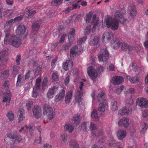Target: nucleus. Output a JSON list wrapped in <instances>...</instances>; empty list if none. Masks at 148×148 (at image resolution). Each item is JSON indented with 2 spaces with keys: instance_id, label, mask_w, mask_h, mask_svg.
<instances>
[{
  "instance_id": "nucleus-41",
  "label": "nucleus",
  "mask_w": 148,
  "mask_h": 148,
  "mask_svg": "<svg viewBox=\"0 0 148 148\" xmlns=\"http://www.w3.org/2000/svg\"><path fill=\"white\" fill-rule=\"evenodd\" d=\"M24 79L23 78V77L21 74L19 75L18 76L17 80L16 83V86H19L22 83Z\"/></svg>"
},
{
  "instance_id": "nucleus-19",
  "label": "nucleus",
  "mask_w": 148,
  "mask_h": 148,
  "mask_svg": "<svg viewBox=\"0 0 148 148\" xmlns=\"http://www.w3.org/2000/svg\"><path fill=\"white\" fill-rule=\"evenodd\" d=\"M127 135L126 131L124 130H119L117 133V136L120 140H122L125 138Z\"/></svg>"
},
{
  "instance_id": "nucleus-47",
  "label": "nucleus",
  "mask_w": 148,
  "mask_h": 148,
  "mask_svg": "<svg viewBox=\"0 0 148 148\" xmlns=\"http://www.w3.org/2000/svg\"><path fill=\"white\" fill-rule=\"evenodd\" d=\"M63 0H53L50 3L51 5L56 6L57 5L61 4Z\"/></svg>"
},
{
  "instance_id": "nucleus-56",
  "label": "nucleus",
  "mask_w": 148,
  "mask_h": 148,
  "mask_svg": "<svg viewBox=\"0 0 148 148\" xmlns=\"http://www.w3.org/2000/svg\"><path fill=\"white\" fill-rule=\"evenodd\" d=\"M31 71L30 70H28L27 72L26 73L25 76V79L26 81H28L31 75Z\"/></svg>"
},
{
  "instance_id": "nucleus-13",
  "label": "nucleus",
  "mask_w": 148,
  "mask_h": 148,
  "mask_svg": "<svg viewBox=\"0 0 148 148\" xmlns=\"http://www.w3.org/2000/svg\"><path fill=\"white\" fill-rule=\"evenodd\" d=\"M129 119L127 117L121 118L119 121L118 125L119 126L127 127L129 124Z\"/></svg>"
},
{
  "instance_id": "nucleus-50",
  "label": "nucleus",
  "mask_w": 148,
  "mask_h": 148,
  "mask_svg": "<svg viewBox=\"0 0 148 148\" xmlns=\"http://www.w3.org/2000/svg\"><path fill=\"white\" fill-rule=\"evenodd\" d=\"M92 13L91 12H90L89 13L86 15L85 18V21L87 23H89L91 20Z\"/></svg>"
},
{
  "instance_id": "nucleus-62",
  "label": "nucleus",
  "mask_w": 148,
  "mask_h": 148,
  "mask_svg": "<svg viewBox=\"0 0 148 148\" xmlns=\"http://www.w3.org/2000/svg\"><path fill=\"white\" fill-rule=\"evenodd\" d=\"M142 115L143 117L148 118V109L143 111Z\"/></svg>"
},
{
  "instance_id": "nucleus-33",
  "label": "nucleus",
  "mask_w": 148,
  "mask_h": 148,
  "mask_svg": "<svg viewBox=\"0 0 148 148\" xmlns=\"http://www.w3.org/2000/svg\"><path fill=\"white\" fill-rule=\"evenodd\" d=\"M40 91V88H39L36 87H34L32 93V96L34 98H36Z\"/></svg>"
},
{
  "instance_id": "nucleus-24",
  "label": "nucleus",
  "mask_w": 148,
  "mask_h": 148,
  "mask_svg": "<svg viewBox=\"0 0 148 148\" xmlns=\"http://www.w3.org/2000/svg\"><path fill=\"white\" fill-rule=\"evenodd\" d=\"M121 48L122 50L125 51H128L129 52L131 51L132 49V47L130 46L128 44L125 42L121 43Z\"/></svg>"
},
{
  "instance_id": "nucleus-12",
  "label": "nucleus",
  "mask_w": 148,
  "mask_h": 148,
  "mask_svg": "<svg viewBox=\"0 0 148 148\" xmlns=\"http://www.w3.org/2000/svg\"><path fill=\"white\" fill-rule=\"evenodd\" d=\"M58 90V87L56 86H53L49 88L47 93V96L48 98H52L54 94Z\"/></svg>"
},
{
  "instance_id": "nucleus-57",
  "label": "nucleus",
  "mask_w": 148,
  "mask_h": 148,
  "mask_svg": "<svg viewBox=\"0 0 148 148\" xmlns=\"http://www.w3.org/2000/svg\"><path fill=\"white\" fill-rule=\"evenodd\" d=\"M25 127H26V128L27 129V130H29V131L31 132L30 134H32V133L33 131V126L32 125H25Z\"/></svg>"
},
{
  "instance_id": "nucleus-21",
  "label": "nucleus",
  "mask_w": 148,
  "mask_h": 148,
  "mask_svg": "<svg viewBox=\"0 0 148 148\" xmlns=\"http://www.w3.org/2000/svg\"><path fill=\"white\" fill-rule=\"evenodd\" d=\"M128 12L130 15L133 17L136 16L137 14L136 9L134 6H129Z\"/></svg>"
},
{
  "instance_id": "nucleus-49",
  "label": "nucleus",
  "mask_w": 148,
  "mask_h": 148,
  "mask_svg": "<svg viewBox=\"0 0 148 148\" xmlns=\"http://www.w3.org/2000/svg\"><path fill=\"white\" fill-rule=\"evenodd\" d=\"M112 142L109 143V146L110 147L116 146L118 144V143H116L115 140L114 139L112 136L110 138Z\"/></svg>"
},
{
  "instance_id": "nucleus-29",
  "label": "nucleus",
  "mask_w": 148,
  "mask_h": 148,
  "mask_svg": "<svg viewBox=\"0 0 148 148\" xmlns=\"http://www.w3.org/2000/svg\"><path fill=\"white\" fill-rule=\"evenodd\" d=\"M99 38L96 36H95L91 40L90 44L91 46L97 45L99 43Z\"/></svg>"
},
{
  "instance_id": "nucleus-14",
  "label": "nucleus",
  "mask_w": 148,
  "mask_h": 148,
  "mask_svg": "<svg viewBox=\"0 0 148 148\" xmlns=\"http://www.w3.org/2000/svg\"><path fill=\"white\" fill-rule=\"evenodd\" d=\"M42 21L40 20L34 23L32 25V30L33 34H36L38 31L40 26L41 25Z\"/></svg>"
},
{
  "instance_id": "nucleus-10",
  "label": "nucleus",
  "mask_w": 148,
  "mask_h": 148,
  "mask_svg": "<svg viewBox=\"0 0 148 148\" xmlns=\"http://www.w3.org/2000/svg\"><path fill=\"white\" fill-rule=\"evenodd\" d=\"M87 73L92 80L94 79L98 75L96 71L93 69L92 66H90L88 68Z\"/></svg>"
},
{
  "instance_id": "nucleus-54",
  "label": "nucleus",
  "mask_w": 148,
  "mask_h": 148,
  "mask_svg": "<svg viewBox=\"0 0 148 148\" xmlns=\"http://www.w3.org/2000/svg\"><path fill=\"white\" fill-rule=\"evenodd\" d=\"M48 82L47 78L45 77L43 79V81L42 84V89H45L47 86V83Z\"/></svg>"
},
{
  "instance_id": "nucleus-39",
  "label": "nucleus",
  "mask_w": 148,
  "mask_h": 148,
  "mask_svg": "<svg viewBox=\"0 0 148 148\" xmlns=\"http://www.w3.org/2000/svg\"><path fill=\"white\" fill-rule=\"evenodd\" d=\"M9 70L8 69L2 72L0 77L1 79L6 78L9 76Z\"/></svg>"
},
{
  "instance_id": "nucleus-34",
  "label": "nucleus",
  "mask_w": 148,
  "mask_h": 148,
  "mask_svg": "<svg viewBox=\"0 0 148 148\" xmlns=\"http://www.w3.org/2000/svg\"><path fill=\"white\" fill-rule=\"evenodd\" d=\"M19 65L17 64V65H14L13 67L12 74L15 77L18 74L19 70L21 69Z\"/></svg>"
},
{
  "instance_id": "nucleus-31",
  "label": "nucleus",
  "mask_w": 148,
  "mask_h": 148,
  "mask_svg": "<svg viewBox=\"0 0 148 148\" xmlns=\"http://www.w3.org/2000/svg\"><path fill=\"white\" fill-rule=\"evenodd\" d=\"M72 95V92L71 91H69L66 93L65 97V101L66 103H70Z\"/></svg>"
},
{
  "instance_id": "nucleus-35",
  "label": "nucleus",
  "mask_w": 148,
  "mask_h": 148,
  "mask_svg": "<svg viewBox=\"0 0 148 148\" xmlns=\"http://www.w3.org/2000/svg\"><path fill=\"white\" fill-rule=\"evenodd\" d=\"M19 113L20 114L18 118V121L19 122H21L24 119L25 116V111L23 109H22L19 110Z\"/></svg>"
},
{
  "instance_id": "nucleus-52",
  "label": "nucleus",
  "mask_w": 148,
  "mask_h": 148,
  "mask_svg": "<svg viewBox=\"0 0 148 148\" xmlns=\"http://www.w3.org/2000/svg\"><path fill=\"white\" fill-rule=\"evenodd\" d=\"M114 46L113 48L114 49L117 48L120 46H121V44L118 40H116L115 41L114 40Z\"/></svg>"
},
{
  "instance_id": "nucleus-37",
  "label": "nucleus",
  "mask_w": 148,
  "mask_h": 148,
  "mask_svg": "<svg viewBox=\"0 0 148 148\" xmlns=\"http://www.w3.org/2000/svg\"><path fill=\"white\" fill-rule=\"evenodd\" d=\"M11 99V94L10 91H7L5 93V97L3 99V102H6L10 100Z\"/></svg>"
},
{
  "instance_id": "nucleus-11",
  "label": "nucleus",
  "mask_w": 148,
  "mask_h": 148,
  "mask_svg": "<svg viewBox=\"0 0 148 148\" xmlns=\"http://www.w3.org/2000/svg\"><path fill=\"white\" fill-rule=\"evenodd\" d=\"M14 136L11 134H7L5 136V142L8 145L13 144L14 143Z\"/></svg>"
},
{
  "instance_id": "nucleus-23",
  "label": "nucleus",
  "mask_w": 148,
  "mask_h": 148,
  "mask_svg": "<svg viewBox=\"0 0 148 148\" xmlns=\"http://www.w3.org/2000/svg\"><path fill=\"white\" fill-rule=\"evenodd\" d=\"M127 79L129 80L131 83H137L139 80V77L137 76H135L132 78L128 75L126 76Z\"/></svg>"
},
{
  "instance_id": "nucleus-7",
  "label": "nucleus",
  "mask_w": 148,
  "mask_h": 148,
  "mask_svg": "<svg viewBox=\"0 0 148 148\" xmlns=\"http://www.w3.org/2000/svg\"><path fill=\"white\" fill-rule=\"evenodd\" d=\"M101 51L98 56L99 60L100 61L106 62L109 58L108 52L106 49H102Z\"/></svg>"
},
{
  "instance_id": "nucleus-16",
  "label": "nucleus",
  "mask_w": 148,
  "mask_h": 148,
  "mask_svg": "<svg viewBox=\"0 0 148 148\" xmlns=\"http://www.w3.org/2000/svg\"><path fill=\"white\" fill-rule=\"evenodd\" d=\"M65 92V90L64 88L60 90L59 93L55 97V102H58L62 100L64 97Z\"/></svg>"
},
{
  "instance_id": "nucleus-4",
  "label": "nucleus",
  "mask_w": 148,
  "mask_h": 148,
  "mask_svg": "<svg viewBox=\"0 0 148 148\" xmlns=\"http://www.w3.org/2000/svg\"><path fill=\"white\" fill-rule=\"evenodd\" d=\"M90 128L92 131L91 135L93 137H95L103 135L104 132L102 129H97L96 125L92 122H90Z\"/></svg>"
},
{
  "instance_id": "nucleus-1",
  "label": "nucleus",
  "mask_w": 148,
  "mask_h": 148,
  "mask_svg": "<svg viewBox=\"0 0 148 148\" xmlns=\"http://www.w3.org/2000/svg\"><path fill=\"white\" fill-rule=\"evenodd\" d=\"M127 21L123 18V14L119 10L116 11L114 14V19L108 16L106 18L104 21L108 28H111L113 30L117 29L119 27V23L118 21L121 24H123Z\"/></svg>"
},
{
  "instance_id": "nucleus-22",
  "label": "nucleus",
  "mask_w": 148,
  "mask_h": 148,
  "mask_svg": "<svg viewBox=\"0 0 148 148\" xmlns=\"http://www.w3.org/2000/svg\"><path fill=\"white\" fill-rule=\"evenodd\" d=\"M113 34L111 31H109L105 32L103 34L102 39L106 38L108 40H109L113 39Z\"/></svg>"
},
{
  "instance_id": "nucleus-42",
  "label": "nucleus",
  "mask_w": 148,
  "mask_h": 148,
  "mask_svg": "<svg viewBox=\"0 0 148 148\" xmlns=\"http://www.w3.org/2000/svg\"><path fill=\"white\" fill-rule=\"evenodd\" d=\"M89 123L88 122H84L81 125L82 129L84 131H87L89 130V129L88 127L89 126Z\"/></svg>"
},
{
  "instance_id": "nucleus-55",
  "label": "nucleus",
  "mask_w": 148,
  "mask_h": 148,
  "mask_svg": "<svg viewBox=\"0 0 148 148\" xmlns=\"http://www.w3.org/2000/svg\"><path fill=\"white\" fill-rule=\"evenodd\" d=\"M41 78L40 77L38 78L36 80V85L34 87H36L38 88H40V83L41 82Z\"/></svg>"
},
{
  "instance_id": "nucleus-8",
  "label": "nucleus",
  "mask_w": 148,
  "mask_h": 148,
  "mask_svg": "<svg viewBox=\"0 0 148 148\" xmlns=\"http://www.w3.org/2000/svg\"><path fill=\"white\" fill-rule=\"evenodd\" d=\"M136 105L142 108H147L148 107V101L143 97L138 98L136 99Z\"/></svg>"
},
{
  "instance_id": "nucleus-5",
  "label": "nucleus",
  "mask_w": 148,
  "mask_h": 148,
  "mask_svg": "<svg viewBox=\"0 0 148 148\" xmlns=\"http://www.w3.org/2000/svg\"><path fill=\"white\" fill-rule=\"evenodd\" d=\"M43 113L46 115L48 119L51 120L53 117V111L52 107L49 105L45 104L43 106Z\"/></svg>"
},
{
  "instance_id": "nucleus-63",
  "label": "nucleus",
  "mask_w": 148,
  "mask_h": 148,
  "mask_svg": "<svg viewBox=\"0 0 148 148\" xmlns=\"http://www.w3.org/2000/svg\"><path fill=\"white\" fill-rule=\"evenodd\" d=\"M62 67L63 69L65 71H67L69 70V68L67 65V63L65 62L63 63Z\"/></svg>"
},
{
  "instance_id": "nucleus-51",
  "label": "nucleus",
  "mask_w": 148,
  "mask_h": 148,
  "mask_svg": "<svg viewBox=\"0 0 148 148\" xmlns=\"http://www.w3.org/2000/svg\"><path fill=\"white\" fill-rule=\"evenodd\" d=\"M69 145L72 148H78L79 147L78 144L75 141H71L69 143Z\"/></svg>"
},
{
  "instance_id": "nucleus-60",
  "label": "nucleus",
  "mask_w": 148,
  "mask_h": 148,
  "mask_svg": "<svg viewBox=\"0 0 148 148\" xmlns=\"http://www.w3.org/2000/svg\"><path fill=\"white\" fill-rule=\"evenodd\" d=\"M90 26H88L87 27L84 29V34L85 35L89 34L90 31Z\"/></svg>"
},
{
  "instance_id": "nucleus-40",
  "label": "nucleus",
  "mask_w": 148,
  "mask_h": 148,
  "mask_svg": "<svg viewBox=\"0 0 148 148\" xmlns=\"http://www.w3.org/2000/svg\"><path fill=\"white\" fill-rule=\"evenodd\" d=\"M26 11L27 12L26 14L29 16V18L33 16L36 13V11L32 9L30 10L28 9L27 8L26 9Z\"/></svg>"
},
{
  "instance_id": "nucleus-17",
  "label": "nucleus",
  "mask_w": 148,
  "mask_h": 148,
  "mask_svg": "<svg viewBox=\"0 0 148 148\" xmlns=\"http://www.w3.org/2000/svg\"><path fill=\"white\" fill-rule=\"evenodd\" d=\"M99 103L98 107V110L100 112H103L108 108V104L107 101L99 102Z\"/></svg>"
},
{
  "instance_id": "nucleus-46",
  "label": "nucleus",
  "mask_w": 148,
  "mask_h": 148,
  "mask_svg": "<svg viewBox=\"0 0 148 148\" xmlns=\"http://www.w3.org/2000/svg\"><path fill=\"white\" fill-rule=\"evenodd\" d=\"M148 126L147 124L144 123L141 126V128L140 130V132L142 134L144 133L145 132Z\"/></svg>"
},
{
  "instance_id": "nucleus-48",
  "label": "nucleus",
  "mask_w": 148,
  "mask_h": 148,
  "mask_svg": "<svg viewBox=\"0 0 148 148\" xmlns=\"http://www.w3.org/2000/svg\"><path fill=\"white\" fill-rule=\"evenodd\" d=\"M62 143V144H66L67 142V135L66 134H64L61 135Z\"/></svg>"
},
{
  "instance_id": "nucleus-25",
  "label": "nucleus",
  "mask_w": 148,
  "mask_h": 148,
  "mask_svg": "<svg viewBox=\"0 0 148 148\" xmlns=\"http://www.w3.org/2000/svg\"><path fill=\"white\" fill-rule=\"evenodd\" d=\"M105 93L103 91L100 92L99 93L97 97V100L98 102L106 101L105 99Z\"/></svg>"
},
{
  "instance_id": "nucleus-3",
  "label": "nucleus",
  "mask_w": 148,
  "mask_h": 148,
  "mask_svg": "<svg viewBox=\"0 0 148 148\" xmlns=\"http://www.w3.org/2000/svg\"><path fill=\"white\" fill-rule=\"evenodd\" d=\"M134 101L131 98L126 99L125 101L126 106L123 107L120 109L118 113L119 116L128 114L132 111V106L133 104Z\"/></svg>"
},
{
  "instance_id": "nucleus-59",
  "label": "nucleus",
  "mask_w": 148,
  "mask_h": 148,
  "mask_svg": "<svg viewBox=\"0 0 148 148\" xmlns=\"http://www.w3.org/2000/svg\"><path fill=\"white\" fill-rule=\"evenodd\" d=\"M14 135V137H15V138L14 142L17 141L18 142H20L22 140V138L21 136L18 135L17 134H16Z\"/></svg>"
},
{
  "instance_id": "nucleus-9",
  "label": "nucleus",
  "mask_w": 148,
  "mask_h": 148,
  "mask_svg": "<svg viewBox=\"0 0 148 148\" xmlns=\"http://www.w3.org/2000/svg\"><path fill=\"white\" fill-rule=\"evenodd\" d=\"M42 110L40 106L36 105L34 106L33 110V112L34 116L36 119L40 117L41 116Z\"/></svg>"
},
{
  "instance_id": "nucleus-61",
  "label": "nucleus",
  "mask_w": 148,
  "mask_h": 148,
  "mask_svg": "<svg viewBox=\"0 0 148 148\" xmlns=\"http://www.w3.org/2000/svg\"><path fill=\"white\" fill-rule=\"evenodd\" d=\"M33 104V102L32 101H28L26 104V106L27 110L28 111L31 108Z\"/></svg>"
},
{
  "instance_id": "nucleus-58",
  "label": "nucleus",
  "mask_w": 148,
  "mask_h": 148,
  "mask_svg": "<svg viewBox=\"0 0 148 148\" xmlns=\"http://www.w3.org/2000/svg\"><path fill=\"white\" fill-rule=\"evenodd\" d=\"M21 55H17L16 57V62L17 65H20L21 60Z\"/></svg>"
},
{
  "instance_id": "nucleus-53",
  "label": "nucleus",
  "mask_w": 148,
  "mask_h": 148,
  "mask_svg": "<svg viewBox=\"0 0 148 148\" xmlns=\"http://www.w3.org/2000/svg\"><path fill=\"white\" fill-rule=\"evenodd\" d=\"M87 39V36H85L81 38L80 39L78 40L77 42L78 45H80L82 43H84Z\"/></svg>"
},
{
  "instance_id": "nucleus-28",
  "label": "nucleus",
  "mask_w": 148,
  "mask_h": 148,
  "mask_svg": "<svg viewBox=\"0 0 148 148\" xmlns=\"http://www.w3.org/2000/svg\"><path fill=\"white\" fill-rule=\"evenodd\" d=\"M83 95V92L78 90L76 93V95L75 97V100L77 102L79 103L82 100L81 98Z\"/></svg>"
},
{
  "instance_id": "nucleus-15",
  "label": "nucleus",
  "mask_w": 148,
  "mask_h": 148,
  "mask_svg": "<svg viewBox=\"0 0 148 148\" xmlns=\"http://www.w3.org/2000/svg\"><path fill=\"white\" fill-rule=\"evenodd\" d=\"M26 29V27L24 25H20L18 26L16 32L17 35L20 36L25 33Z\"/></svg>"
},
{
  "instance_id": "nucleus-30",
  "label": "nucleus",
  "mask_w": 148,
  "mask_h": 148,
  "mask_svg": "<svg viewBox=\"0 0 148 148\" xmlns=\"http://www.w3.org/2000/svg\"><path fill=\"white\" fill-rule=\"evenodd\" d=\"M97 14H95L93 16V19L92 21V23L93 25V29H94L98 27L99 24V20L96 19Z\"/></svg>"
},
{
  "instance_id": "nucleus-2",
  "label": "nucleus",
  "mask_w": 148,
  "mask_h": 148,
  "mask_svg": "<svg viewBox=\"0 0 148 148\" xmlns=\"http://www.w3.org/2000/svg\"><path fill=\"white\" fill-rule=\"evenodd\" d=\"M4 44L5 45L9 44L14 47L18 48L21 45V42L20 38L8 33L6 34L5 36Z\"/></svg>"
},
{
  "instance_id": "nucleus-18",
  "label": "nucleus",
  "mask_w": 148,
  "mask_h": 148,
  "mask_svg": "<svg viewBox=\"0 0 148 148\" xmlns=\"http://www.w3.org/2000/svg\"><path fill=\"white\" fill-rule=\"evenodd\" d=\"M112 83L114 85L119 84L121 83L123 81V78L119 76H115L113 77Z\"/></svg>"
},
{
  "instance_id": "nucleus-44",
  "label": "nucleus",
  "mask_w": 148,
  "mask_h": 148,
  "mask_svg": "<svg viewBox=\"0 0 148 148\" xmlns=\"http://www.w3.org/2000/svg\"><path fill=\"white\" fill-rule=\"evenodd\" d=\"M6 116L8 119L10 121H12L14 119V114L12 111H10L8 112L6 114Z\"/></svg>"
},
{
  "instance_id": "nucleus-6",
  "label": "nucleus",
  "mask_w": 148,
  "mask_h": 148,
  "mask_svg": "<svg viewBox=\"0 0 148 148\" xmlns=\"http://www.w3.org/2000/svg\"><path fill=\"white\" fill-rule=\"evenodd\" d=\"M23 18V16L20 15L19 16H18L14 19H12L10 21H7L5 23V28H7L6 27H8V29H5L4 32L5 33V34L7 33H9V32L10 30V26L12 25L13 23L19 21L21 19Z\"/></svg>"
},
{
  "instance_id": "nucleus-45",
  "label": "nucleus",
  "mask_w": 148,
  "mask_h": 148,
  "mask_svg": "<svg viewBox=\"0 0 148 148\" xmlns=\"http://www.w3.org/2000/svg\"><path fill=\"white\" fill-rule=\"evenodd\" d=\"M51 79L53 82H56L59 80V77L57 73H53L51 75Z\"/></svg>"
},
{
  "instance_id": "nucleus-43",
  "label": "nucleus",
  "mask_w": 148,
  "mask_h": 148,
  "mask_svg": "<svg viewBox=\"0 0 148 148\" xmlns=\"http://www.w3.org/2000/svg\"><path fill=\"white\" fill-rule=\"evenodd\" d=\"M72 123L77 126L79 125L80 123L79 120V116L77 115H75L73 117V119L72 120Z\"/></svg>"
},
{
  "instance_id": "nucleus-27",
  "label": "nucleus",
  "mask_w": 148,
  "mask_h": 148,
  "mask_svg": "<svg viewBox=\"0 0 148 148\" xmlns=\"http://www.w3.org/2000/svg\"><path fill=\"white\" fill-rule=\"evenodd\" d=\"M75 30L74 28H72L69 34L68 38L70 42H71L75 39Z\"/></svg>"
},
{
  "instance_id": "nucleus-38",
  "label": "nucleus",
  "mask_w": 148,
  "mask_h": 148,
  "mask_svg": "<svg viewBox=\"0 0 148 148\" xmlns=\"http://www.w3.org/2000/svg\"><path fill=\"white\" fill-rule=\"evenodd\" d=\"M91 116L93 119L96 121L99 120V117L97 111L95 109H93L91 112Z\"/></svg>"
},
{
  "instance_id": "nucleus-64",
  "label": "nucleus",
  "mask_w": 148,
  "mask_h": 148,
  "mask_svg": "<svg viewBox=\"0 0 148 148\" xmlns=\"http://www.w3.org/2000/svg\"><path fill=\"white\" fill-rule=\"evenodd\" d=\"M69 68H71L73 66V62L71 60H68L66 61Z\"/></svg>"
},
{
  "instance_id": "nucleus-26",
  "label": "nucleus",
  "mask_w": 148,
  "mask_h": 148,
  "mask_svg": "<svg viewBox=\"0 0 148 148\" xmlns=\"http://www.w3.org/2000/svg\"><path fill=\"white\" fill-rule=\"evenodd\" d=\"M79 53V51L77 47L75 46L71 49L70 52L71 57H74L75 56L77 55Z\"/></svg>"
},
{
  "instance_id": "nucleus-20",
  "label": "nucleus",
  "mask_w": 148,
  "mask_h": 148,
  "mask_svg": "<svg viewBox=\"0 0 148 148\" xmlns=\"http://www.w3.org/2000/svg\"><path fill=\"white\" fill-rule=\"evenodd\" d=\"M8 53L6 50L0 51V61L6 62Z\"/></svg>"
},
{
  "instance_id": "nucleus-36",
  "label": "nucleus",
  "mask_w": 148,
  "mask_h": 148,
  "mask_svg": "<svg viewBox=\"0 0 148 148\" xmlns=\"http://www.w3.org/2000/svg\"><path fill=\"white\" fill-rule=\"evenodd\" d=\"M74 128V126L69 124H66L64 126V130L65 131H67L69 133L72 132Z\"/></svg>"
},
{
  "instance_id": "nucleus-32",
  "label": "nucleus",
  "mask_w": 148,
  "mask_h": 148,
  "mask_svg": "<svg viewBox=\"0 0 148 148\" xmlns=\"http://www.w3.org/2000/svg\"><path fill=\"white\" fill-rule=\"evenodd\" d=\"M119 104L116 101H114L111 103L110 108L111 110L114 112L118 110Z\"/></svg>"
}]
</instances>
